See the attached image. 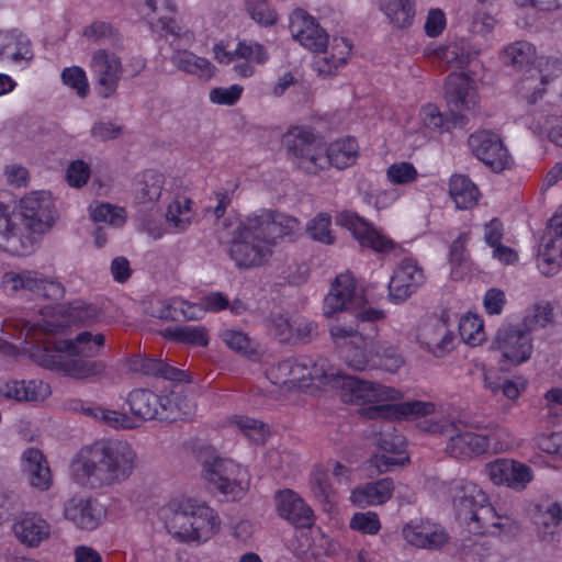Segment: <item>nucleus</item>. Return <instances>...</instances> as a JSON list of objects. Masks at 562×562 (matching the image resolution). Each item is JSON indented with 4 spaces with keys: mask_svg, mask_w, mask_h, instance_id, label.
<instances>
[{
    "mask_svg": "<svg viewBox=\"0 0 562 562\" xmlns=\"http://www.w3.org/2000/svg\"><path fill=\"white\" fill-rule=\"evenodd\" d=\"M299 221L282 212L260 209L241 221L228 247L236 267L250 269L263 265L280 240H292L299 231Z\"/></svg>",
    "mask_w": 562,
    "mask_h": 562,
    "instance_id": "1",
    "label": "nucleus"
},
{
    "mask_svg": "<svg viewBox=\"0 0 562 562\" xmlns=\"http://www.w3.org/2000/svg\"><path fill=\"white\" fill-rule=\"evenodd\" d=\"M136 464V452L128 442L98 440L83 446L72 459L70 468L80 485L102 488L128 480Z\"/></svg>",
    "mask_w": 562,
    "mask_h": 562,
    "instance_id": "2",
    "label": "nucleus"
},
{
    "mask_svg": "<svg viewBox=\"0 0 562 562\" xmlns=\"http://www.w3.org/2000/svg\"><path fill=\"white\" fill-rule=\"evenodd\" d=\"M105 336L101 333L81 331L74 339L35 348L31 357L44 368L56 370L64 375L82 380L102 374L106 368L101 360L87 358L100 355Z\"/></svg>",
    "mask_w": 562,
    "mask_h": 562,
    "instance_id": "3",
    "label": "nucleus"
},
{
    "mask_svg": "<svg viewBox=\"0 0 562 562\" xmlns=\"http://www.w3.org/2000/svg\"><path fill=\"white\" fill-rule=\"evenodd\" d=\"M536 58L535 46L527 41H517L506 46L501 53L505 66L525 70L517 89L529 104L536 103L546 92L562 95V61L548 58L537 67H529Z\"/></svg>",
    "mask_w": 562,
    "mask_h": 562,
    "instance_id": "4",
    "label": "nucleus"
},
{
    "mask_svg": "<svg viewBox=\"0 0 562 562\" xmlns=\"http://www.w3.org/2000/svg\"><path fill=\"white\" fill-rule=\"evenodd\" d=\"M456 518L473 535H516L517 520L499 515L487 502L486 494L473 482L459 480L451 486Z\"/></svg>",
    "mask_w": 562,
    "mask_h": 562,
    "instance_id": "5",
    "label": "nucleus"
},
{
    "mask_svg": "<svg viewBox=\"0 0 562 562\" xmlns=\"http://www.w3.org/2000/svg\"><path fill=\"white\" fill-rule=\"evenodd\" d=\"M159 516L167 531L179 542L206 541L220 529L214 509L191 498L168 503Z\"/></svg>",
    "mask_w": 562,
    "mask_h": 562,
    "instance_id": "6",
    "label": "nucleus"
},
{
    "mask_svg": "<svg viewBox=\"0 0 562 562\" xmlns=\"http://www.w3.org/2000/svg\"><path fill=\"white\" fill-rule=\"evenodd\" d=\"M303 361L302 366L308 367V372H306L307 380H317L324 385L341 389L345 402L355 404L383 402L394 398L396 393L394 389L342 373L331 368L327 359L323 357L314 359L303 356Z\"/></svg>",
    "mask_w": 562,
    "mask_h": 562,
    "instance_id": "7",
    "label": "nucleus"
},
{
    "mask_svg": "<svg viewBox=\"0 0 562 562\" xmlns=\"http://www.w3.org/2000/svg\"><path fill=\"white\" fill-rule=\"evenodd\" d=\"M126 403L135 428L150 420L172 423L186 419L194 413V404L178 392L160 395L148 389H134L127 394Z\"/></svg>",
    "mask_w": 562,
    "mask_h": 562,
    "instance_id": "8",
    "label": "nucleus"
},
{
    "mask_svg": "<svg viewBox=\"0 0 562 562\" xmlns=\"http://www.w3.org/2000/svg\"><path fill=\"white\" fill-rule=\"evenodd\" d=\"M445 95L450 110V117L441 114L432 104L423 108L422 120L427 128L445 132L451 127H464L467 117L461 112L470 110L474 101L470 97V85L465 77L449 76L445 87Z\"/></svg>",
    "mask_w": 562,
    "mask_h": 562,
    "instance_id": "9",
    "label": "nucleus"
},
{
    "mask_svg": "<svg viewBox=\"0 0 562 562\" xmlns=\"http://www.w3.org/2000/svg\"><path fill=\"white\" fill-rule=\"evenodd\" d=\"M288 157L300 170L316 175L327 168L326 145L312 131L293 127L284 135Z\"/></svg>",
    "mask_w": 562,
    "mask_h": 562,
    "instance_id": "10",
    "label": "nucleus"
},
{
    "mask_svg": "<svg viewBox=\"0 0 562 562\" xmlns=\"http://www.w3.org/2000/svg\"><path fill=\"white\" fill-rule=\"evenodd\" d=\"M423 429L430 434L446 436L449 440L446 451L457 459H469L485 453L490 448V438L467 429L460 422L425 420Z\"/></svg>",
    "mask_w": 562,
    "mask_h": 562,
    "instance_id": "11",
    "label": "nucleus"
},
{
    "mask_svg": "<svg viewBox=\"0 0 562 562\" xmlns=\"http://www.w3.org/2000/svg\"><path fill=\"white\" fill-rule=\"evenodd\" d=\"M384 312L379 308L369 307L349 314L351 319L344 324H333L329 327L331 341L337 349L364 342L374 338L378 334L376 322L384 318Z\"/></svg>",
    "mask_w": 562,
    "mask_h": 562,
    "instance_id": "12",
    "label": "nucleus"
},
{
    "mask_svg": "<svg viewBox=\"0 0 562 562\" xmlns=\"http://www.w3.org/2000/svg\"><path fill=\"white\" fill-rule=\"evenodd\" d=\"M491 350L501 352V368L504 363L519 366L528 361L533 351L531 334L520 325L501 326L490 347Z\"/></svg>",
    "mask_w": 562,
    "mask_h": 562,
    "instance_id": "13",
    "label": "nucleus"
},
{
    "mask_svg": "<svg viewBox=\"0 0 562 562\" xmlns=\"http://www.w3.org/2000/svg\"><path fill=\"white\" fill-rule=\"evenodd\" d=\"M204 475L211 485L233 499L240 498L249 484L246 469L231 459L215 458L206 462Z\"/></svg>",
    "mask_w": 562,
    "mask_h": 562,
    "instance_id": "14",
    "label": "nucleus"
},
{
    "mask_svg": "<svg viewBox=\"0 0 562 562\" xmlns=\"http://www.w3.org/2000/svg\"><path fill=\"white\" fill-rule=\"evenodd\" d=\"M90 71L98 95L114 98L124 74L122 59L113 52L98 49L91 56Z\"/></svg>",
    "mask_w": 562,
    "mask_h": 562,
    "instance_id": "15",
    "label": "nucleus"
},
{
    "mask_svg": "<svg viewBox=\"0 0 562 562\" xmlns=\"http://www.w3.org/2000/svg\"><path fill=\"white\" fill-rule=\"evenodd\" d=\"M26 235H41L49 229L55 221L54 203L45 191L34 192L20 202V212L15 213Z\"/></svg>",
    "mask_w": 562,
    "mask_h": 562,
    "instance_id": "16",
    "label": "nucleus"
},
{
    "mask_svg": "<svg viewBox=\"0 0 562 562\" xmlns=\"http://www.w3.org/2000/svg\"><path fill=\"white\" fill-rule=\"evenodd\" d=\"M369 307L363 296L357 292L353 277L346 272L333 281L329 293L324 299L323 313L326 317H333L337 313L349 315Z\"/></svg>",
    "mask_w": 562,
    "mask_h": 562,
    "instance_id": "17",
    "label": "nucleus"
},
{
    "mask_svg": "<svg viewBox=\"0 0 562 562\" xmlns=\"http://www.w3.org/2000/svg\"><path fill=\"white\" fill-rule=\"evenodd\" d=\"M473 155L494 172H502L512 165V157L502 138L491 131H480L469 137Z\"/></svg>",
    "mask_w": 562,
    "mask_h": 562,
    "instance_id": "18",
    "label": "nucleus"
},
{
    "mask_svg": "<svg viewBox=\"0 0 562 562\" xmlns=\"http://www.w3.org/2000/svg\"><path fill=\"white\" fill-rule=\"evenodd\" d=\"M15 213L0 202V249L14 256H27L35 249L36 237L26 235Z\"/></svg>",
    "mask_w": 562,
    "mask_h": 562,
    "instance_id": "19",
    "label": "nucleus"
},
{
    "mask_svg": "<svg viewBox=\"0 0 562 562\" xmlns=\"http://www.w3.org/2000/svg\"><path fill=\"white\" fill-rule=\"evenodd\" d=\"M3 284L12 291L23 289L48 300H60L65 294V288L60 282L47 279L36 271L7 272L3 276Z\"/></svg>",
    "mask_w": 562,
    "mask_h": 562,
    "instance_id": "20",
    "label": "nucleus"
},
{
    "mask_svg": "<svg viewBox=\"0 0 562 562\" xmlns=\"http://www.w3.org/2000/svg\"><path fill=\"white\" fill-rule=\"evenodd\" d=\"M136 5L153 32L160 36L179 35L180 29L175 20L176 4L172 0H136Z\"/></svg>",
    "mask_w": 562,
    "mask_h": 562,
    "instance_id": "21",
    "label": "nucleus"
},
{
    "mask_svg": "<svg viewBox=\"0 0 562 562\" xmlns=\"http://www.w3.org/2000/svg\"><path fill=\"white\" fill-rule=\"evenodd\" d=\"M339 221L342 226L351 232L362 247L382 254H389L395 248L393 240L356 213L345 211L340 214Z\"/></svg>",
    "mask_w": 562,
    "mask_h": 562,
    "instance_id": "22",
    "label": "nucleus"
},
{
    "mask_svg": "<svg viewBox=\"0 0 562 562\" xmlns=\"http://www.w3.org/2000/svg\"><path fill=\"white\" fill-rule=\"evenodd\" d=\"M289 29L292 37L312 52H323L328 45L326 31L303 9L292 12Z\"/></svg>",
    "mask_w": 562,
    "mask_h": 562,
    "instance_id": "23",
    "label": "nucleus"
},
{
    "mask_svg": "<svg viewBox=\"0 0 562 562\" xmlns=\"http://www.w3.org/2000/svg\"><path fill=\"white\" fill-rule=\"evenodd\" d=\"M488 479L496 485H506L515 491H522L533 479L530 467L513 459H497L485 465Z\"/></svg>",
    "mask_w": 562,
    "mask_h": 562,
    "instance_id": "24",
    "label": "nucleus"
},
{
    "mask_svg": "<svg viewBox=\"0 0 562 562\" xmlns=\"http://www.w3.org/2000/svg\"><path fill=\"white\" fill-rule=\"evenodd\" d=\"M425 282V274L417 261L403 259L389 283V296L394 302H404Z\"/></svg>",
    "mask_w": 562,
    "mask_h": 562,
    "instance_id": "25",
    "label": "nucleus"
},
{
    "mask_svg": "<svg viewBox=\"0 0 562 562\" xmlns=\"http://www.w3.org/2000/svg\"><path fill=\"white\" fill-rule=\"evenodd\" d=\"M128 369L134 373L158 379L188 382L187 371L178 369L165 362L162 359L151 358L147 355H134L127 360Z\"/></svg>",
    "mask_w": 562,
    "mask_h": 562,
    "instance_id": "26",
    "label": "nucleus"
},
{
    "mask_svg": "<svg viewBox=\"0 0 562 562\" xmlns=\"http://www.w3.org/2000/svg\"><path fill=\"white\" fill-rule=\"evenodd\" d=\"M64 515L66 519L72 521L78 528L93 530L102 521L105 512L92 498L72 497L65 504Z\"/></svg>",
    "mask_w": 562,
    "mask_h": 562,
    "instance_id": "27",
    "label": "nucleus"
},
{
    "mask_svg": "<svg viewBox=\"0 0 562 562\" xmlns=\"http://www.w3.org/2000/svg\"><path fill=\"white\" fill-rule=\"evenodd\" d=\"M403 536L411 544L423 549H439L448 541V533L428 520H412L403 528Z\"/></svg>",
    "mask_w": 562,
    "mask_h": 562,
    "instance_id": "28",
    "label": "nucleus"
},
{
    "mask_svg": "<svg viewBox=\"0 0 562 562\" xmlns=\"http://www.w3.org/2000/svg\"><path fill=\"white\" fill-rule=\"evenodd\" d=\"M49 522L36 513H23L13 524L16 539L26 547L36 548L50 536Z\"/></svg>",
    "mask_w": 562,
    "mask_h": 562,
    "instance_id": "29",
    "label": "nucleus"
},
{
    "mask_svg": "<svg viewBox=\"0 0 562 562\" xmlns=\"http://www.w3.org/2000/svg\"><path fill=\"white\" fill-rule=\"evenodd\" d=\"M277 508L280 517L299 528L311 527L313 524V510L297 494L290 490L278 493Z\"/></svg>",
    "mask_w": 562,
    "mask_h": 562,
    "instance_id": "30",
    "label": "nucleus"
},
{
    "mask_svg": "<svg viewBox=\"0 0 562 562\" xmlns=\"http://www.w3.org/2000/svg\"><path fill=\"white\" fill-rule=\"evenodd\" d=\"M435 404L430 402H405L401 404H376L363 409V415L370 419L389 418L391 416H427L434 413Z\"/></svg>",
    "mask_w": 562,
    "mask_h": 562,
    "instance_id": "31",
    "label": "nucleus"
},
{
    "mask_svg": "<svg viewBox=\"0 0 562 562\" xmlns=\"http://www.w3.org/2000/svg\"><path fill=\"white\" fill-rule=\"evenodd\" d=\"M33 58L32 44L29 37L18 30L0 32V61L13 64L30 61Z\"/></svg>",
    "mask_w": 562,
    "mask_h": 562,
    "instance_id": "32",
    "label": "nucleus"
},
{
    "mask_svg": "<svg viewBox=\"0 0 562 562\" xmlns=\"http://www.w3.org/2000/svg\"><path fill=\"white\" fill-rule=\"evenodd\" d=\"M393 491V480L391 477H384L356 487L351 492L350 499L355 505L360 507L381 505L392 497Z\"/></svg>",
    "mask_w": 562,
    "mask_h": 562,
    "instance_id": "33",
    "label": "nucleus"
},
{
    "mask_svg": "<svg viewBox=\"0 0 562 562\" xmlns=\"http://www.w3.org/2000/svg\"><path fill=\"white\" fill-rule=\"evenodd\" d=\"M22 468L30 484L41 491L48 490L52 483L50 470L43 453L35 448H29L22 454Z\"/></svg>",
    "mask_w": 562,
    "mask_h": 562,
    "instance_id": "34",
    "label": "nucleus"
},
{
    "mask_svg": "<svg viewBox=\"0 0 562 562\" xmlns=\"http://www.w3.org/2000/svg\"><path fill=\"white\" fill-rule=\"evenodd\" d=\"M49 385L43 381H9L0 387V394L16 402L43 401L48 394Z\"/></svg>",
    "mask_w": 562,
    "mask_h": 562,
    "instance_id": "35",
    "label": "nucleus"
},
{
    "mask_svg": "<svg viewBox=\"0 0 562 562\" xmlns=\"http://www.w3.org/2000/svg\"><path fill=\"white\" fill-rule=\"evenodd\" d=\"M483 383L486 390H490L494 394L502 392V394L510 401L517 400L527 387V380L522 376L509 379L499 375L493 370L484 371Z\"/></svg>",
    "mask_w": 562,
    "mask_h": 562,
    "instance_id": "36",
    "label": "nucleus"
},
{
    "mask_svg": "<svg viewBox=\"0 0 562 562\" xmlns=\"http://www.w3.org/2000/svg\"><path fill=\"white\" fill-rule=\"evenodd\" d=\"M351 50V44L345 37L334 38L330 53L323 49V56L317 57L314 65L319 74L331 75L334 70L345 65Z\"/></svg>",
    "mask_w": 562,
    "mask_h": 562,
    "instance_id": "37",
    "label": "nucleus"
},
{
    "mask_svg": "<svg viewBox=\"0 0 562 562\" xmlns=\"http://www.w3.org/2000/svg\"><path fill=\"white\" fill-rule=\"evenodd\" d=\"M171 61L177 69L196 76L200 79L207 80L215 71V67L209 59L196 56L189 50L176 52L171 57Z\"/></svg>",
    "mask_w": 562,
    "mask_h": 562,
    "instance_id": "38",
    "label": "nucleus"
},
{
    "mask_svg": "<svg viewBox=\"0 0 562 562\" xmlns=\"http://www.w3.org/2000/svg\"><path fill=\"white\" fill-rule=\"evenodd\" d=\"M424 344L436 357H441L453 348L454 335L441 321H436L423 333Z\"/></svg>",
    "mask_w": 562,
    "mask_h": 562,
    "instance_id": "39",
    "label": "nucleus"
},
{
    "mask_svg": "<svg viewBox=\"0 0 562 562\" xmlns=\"http://www.w3.org/2000/svg\"><path fill=\"white\" fill-rule=\"evenodd\" d=\"M357 154L358 144L355 138L338 139L326 147L327 167L348 168L356 161Z\"/></svg>",
    "mask_w": 562,
    "mask_h": 562,
    "instance_id": "40",
    "label": "nucleus"
},
{
    "mask_svg": "<svg viewBox=\"0 0 562 562\" xmlns=\"http://www.w3.org/2000/svg\"><path fill=\"white\" fill-rule=\"evenodd\" d=\"M449 193L457 207L462 210H467L475 205L480 194L477 187L463 175H456L451 177Z\"/></svg>",
    "mask_w": 562,
    "mask_h": 562,
    "instance_id": "41",
    "label": "nucleus"
},
{
    "mask_svg": "<svg viewBox=\"0 0 562 562\" xmlns=\"http://www.w3.org/2000/svg\"><path fill=\"white\" fill-rule=\"evenodd\" d=\"M379 3L394 26L404 29L412 24L415 16L414 0H380Z\"/></svg>",
    "mask_w": 562,
    "mask_h": 562,
    "instance_id": "42",
    "label": "nucleus"
},
{
    "mask_svg": "<svg viewBox=\"0 0 562 562\" xmlns=\"http://www.w3.org/2000/svg\"><path fill=\"white\" fill-rule=\"evenodd\" d=\"M80 409L87 416L100 422L104 426L114 429H135V424L130 415L114 409H108L102 406H88L80 405Z\"/></svg>",
    "mask_w": 562,
    "mask_h": 562,
    "instance_id": "43",
    "label": "nucleus"
},
{
    "mask_svg": "<svg viewBox=\"0 0 562 562\" xmlns=\"http://www.w3.org/2000/svg\"><path fill=\"white\" fill-rule=\"evenodd\" d=\"M220 337L232 351L249 359L259 357L257 342L246 333L237 329H224Z\"/></svg>",
    "mask_w": 562,
    "mask_h": 562,
    "instance_id": "44",
    "label": "nucleus"
},
{
    "mask_svg": "<svg viewBox=\"0 0 562 562\" xmlns=\"http://www.w3.org/2000/svg\"><path fill=\"white\" fill-rule=\"evenodd\" d=\"M529 128L538 137H548L550 142L562 147V117L541 115L532 120Z\"/></svg>",
    "mask_w": 562,
    "mask_h": 562,
    "instance_id": "45",
    "label": "nucleus"
},
{
    "mask_svg": "<svg viewBox=\"0 0 562 562\" xmlns=\"http://www.w3.org/2000/svg\"><path fill=\"white\" fill-rule=\"evenodd\" d=\"M165 336L176 341L205 347L209 345V336L206 329L202 326H178L175 328H166Z\"/></svg>",
    "mask_w": 562,
    "mask_h": 562,
    "instance_id": "46",
    "label": "nucleus"
},
{
    "mask_svg": "<svg viewBox=\"0 0 562 562\" xmlns=\"http://www.w3.org/2000/svg\"><path fill=\"white\" fill-rule=\"evenodd\" d=\"M60 313L68 318V324L87 325L98 317V308L83 301H74L68 306H63Z\"/></svg>",
    "mask_w": 562,
    "mask_h": 562,
    "instance_id": "47",
    "label": "nucleus"
},
{
    "mask_svg": "<svg viewBox=\"0 0 562 562\" xmlns=\"http://www.w3.org/2000/svg\"><path fill=\"white\" fill-rule=\"evenodd\" d=\"M376 443L384 452L405 456V438L390 423L379 431Z\"/></svg>",
    "mask_w": 562,
    "mask_h": 562,
    "instance_id": "48",
    "label": "nucleus"
},
{
    "mask_svg": "<svg viewBox=\"0 0 562 562\" xmlns=\"http://www.w3.org/2000/svg\"><path fill=\"white\" fill-rule=\"evenodd\" d=\"M245 8L250 18L262 26H271L278 21V14L268 0H245Z\"/></svg>",
    "mask_w": 562,
    "mask_h": 562,
    "instance_id": "49",
    "label": "nucleus"
},
{
    "mask_svg": "<svg viewBox=\"0 0 562 562\" xmlns=\"http://www.w3.org/2000/svg\"><path fill=\"white\" fill-rule=\"evenodd\" d=\"M83 36L94 42L109 41L115 47L122 46V37L110 23L95 21L83 31Z\"/></svg>",
    "mask_w": 562,
    "mask_h": 562,
    "instance_id": "50",
    "label": "nucleus"
},
{
    "mask_svg": "<svg viewBox=\"0 0 562 562\" xmlns=\"http://www.w3.org/2000/svg\"><path fill=\"white\" fill-rule=\"evenodd\" d=\"M268 328L280 342H293L294 319L288 314H272L268 319Z\"/></svg>",
    "mask_w": 562,
    "mask_h": 562,
    "instance_id": "51",
    "label": "nucleus"
},
{
    "mask_svg": "<svg viewBox=\"0 0 562 562\" xmlns=\"http://www.w3.org/2000/svg\"><path fill=\"white\" fill-rule=\"evenodd\" d=\"M459 331L462 339L472 346L484 340L483 322L476 315L463 316L459 322Z\"/></svg>",
    "mask_w": 562,
    "mask_h": 562,
    "instance_id": "52",
    "label": "nucleus"
},
{
    "mask_svg": "<svg viewBox=\"0 0 562 562\" xmlns=\"http://www.w3.org/2000/svg\"><path fill=\"white\" fill-rule=\"evenodd\" d=\"M331 218L326 213L317 214L307 225V233L314 240L331 244L334 237L330 232Z\"/></svg>",
    "mask_w": 562,
    "mask_h": 562,
    "instance_id": "53",
    "label": "nucleus"
},
{
    "mask_svg": "<svg viewBox=\"0 0 562 562\" xmlns=\"http://www.w3.org/2000/svg\"><path fill=\"white\" fill-rule=\"evenodd\" d=\"M161 178L162 176L155 171H148L144 175V181L139 183L140 188L137 190V198L140 202H153L160 198Z\"/></svg>",
    "mask_w": 562,
    "mask_h": 562,
    "instance_id": "54",
    "label": "nucleus"
},
{
    "mask_svg": "<svg viewBox=\"0 0 562 562\" xmlns=\"http://www.w3.org/2000/svg\"><path fill=\"white\" fill-rule=\"evenodd\" d=\"M63 83L76 90L80 98H85L89 92V83L86 71L78 67H67L61 72Z\"/></svg>",
    "mask_w": 562,
    "mask_h": 562,
    "instance_id": "55",
    "label": "nucleus"
},
{
    "mask_svg": "<svg viewBox=\"0 0 562 562\" xmlns=\"http://www.w3.org/2000/svg\"><path fill=\"white\" fill-rule=\"evenodd\" d=\"M94 222H103L120 227L125 223L124 210L109 203H102L91 211Z\"/></svg>",
    "mask_w": 562,
    "mask_h": 562,
    "instance_id": "56",
    "label": "nucleus"
},
{
    "mask_svg": "<svg viewBox=\"0 0 562 562\" xmlns=\"http://www.w3.org/2000/svg\"><path fill=\"white\" fill-rule=\"evenodd\" d=\"M367 346L368 341L353 344L340 350L341 357L347 366L353 370H364L368 363L367 360Z\"/></svg>",
    "mask_w": 562,
    "mask_h": 562,
    "instance_id": "57",
    "label": "nucleus"
},
{
    "mask_svg": "<svg viewBox=\"0 0 562 562\" xmlns=\"http://www.w3.org/2000/svg\"><path fill=\"white\" fill-rule=\"evenodd\" d=\"M235 424L248 437L251 441L257 443H263L267 437V430L262 423L257 419L237 416Z\"/></svg>",
    "mask_w": 562,
    "mask_h": 562,
    "instance_id": "58",
    "label": "nucleus"
},
{
    "mask_svg": "<svg viewBox=\"0 0 562 562\" xmlns=\"http://www.w3.org/2000/svg\"><path fill=\"white\" fill-rule=\"evenodd\" d=\"M234 54L237 58L254 61L256 64H263L269 57L266 48L256 42H239Z\"/></svg>",
    "mask_w": 562,
    "mask_h": 562,
    "instance_id": "59",
    "label": "nucleus"
},
{
    "mask_svg": "<svg viewBox=\"0 0 562 562\" xmlns=\"http://www.w3.org/2000/svg\"><path fill=\"white\" fill-rule=\"evenodd\" d=\"M350 528L362 533L375 535L379 532L381 525L375 513L367 512L355 514L350 520Z\"/></svg>",
    "mask_w": 562,
    "mask_h": 562,
    "instance_id": "60",
    "label": "nucleus"
},
{
    "mask_svg": "<svg viewBox=\"0 0 562 562\" xmlns=\"http://www.w3.org/2000/svg\"><path fill=\"white\" fill-rule=\"evenodd\" d=\"M387 179L395 184L413 182L417 177V170L411 162L391 165L386 170Z\"/></svg>",
    "mask_w": 562,
    "mask_h": 562,
    "instance_id": "61",
    "label": "nucleus"
},
{
    "mask_svg": "<svg viewBox=\"0 0 562 562\" xmlns=\"http://www.w3.org/2000/svg\"><path fill=\"white\" fill-rule=\"evenodd\" d=\"M311 488L321 502H330L334 490L328 481V474L323 470H315L311 476Z\"/></svg>",
    "mask_w": 562,
    "mask_h": 562,
    "instance_id": "62",
    "label": "nucleus"
},
{
    "mask_svg": "<svg viewBox=\"0 0 562 562\" xmlns=\"http://www.w3.org/2000/svg\"><path fill=\"white\" fill-rule=\"evenodd\" d=\"M551 316L552 308L549 304L536 305L532 312L525 317L520 326L527 329L528 333H531L533 329L544 327L550 322Z\"/></svg>",
    "mask_w": 562,
    "mask_h": 562,
    "instance_id": "63",
    "label": "nucleus"
},
{
    "mask_svg": "<svg viewBox=\"0 0 562 562\" xmlns=\"http://www.w3.org/2000/svg\"><path fill=\"white\" fill-rule=\"evenodd\" d=\"M243 93V87L233 85L231 87H217L210 91V100L212 103L221 105H234Z\"/></svg>",
    "mask_w": 562,
    "mask_h": 562,
    "instance_id": "64",
    "label": "nucleus"
}]
</instances>
